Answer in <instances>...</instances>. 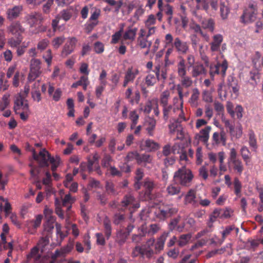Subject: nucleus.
<instances>
[{
    "mask_svg": "<svg viewBox=\"0 0 263 263\" xmlns=\"http://www.w3.org/2000/svg\"><path fill=\"white\" fill-rule=\"evenodd\" d=\"M194 178L192 171L185 167H182L174 175L175 182L183 186H190Z\"/></svg>",
    "mask_w": 263,
    "mask_h": 263,
    "instance_id": "nucleus-1",
    "label": "nucleus"
},
{
    "mask_svg": "<svg viewBox=\"0 0 263 263\" xmlns=\"http://www.w3.org/2000/svg\"><path fill=\"white\" fill-rule=\"evenodd\" d=\"M177 70L178 77L181 78V84L185 87L191 86L193 81L190 77L186 76L185 61L182 58H179L177 63Z\"/></svg>",
    "mask_w": 263,
    "mask_h": 263,
    "instance_id": "nucleus-2",
    "label": "nucleus"
},
{
    "mask_svg": "<svg viewBox=\"0 0 263 263\" xmlns=\"http://www.w3.org/2000/svg\"><path fill=\"white\" fill-rule=\"evenodd\" d=\"M32 153L33 159L38 163L41 167H47L49 166L50 155L46 149H41L39 153H37L34 149H32Z\"/></svg>",
    "mask_w": 263,
    "mask_h": 263,
    "instance_id": "nucleus-3",
    "label": "nucleus"
},
{
    "mask_svg": "<svg viewBox=\"0 0 263 263\" xmlns=\"http://www.w3.org/2000/svg\"><path fill=\"white\" fill-rule=\"evenodd\" d=\"M28 101L26 99L25 96L21 95V92L16 95L14 98L13 109L15 113H20V111L29 109Z\"/></svg>",
    "mask_w": 263,
    "mask_h": 263,
    "instance_id": "nucleus-4",
    "label": "nucleus"
},
{
    "mask_svg": "<svg viewBox=\"0 0 263 263\" xmlns=\"http://www.w3.org/2000/svg\"><path fill=\"white\" fill-rule=\"evenodd\" d=\"M41 73V61L39 59H32L30 62V70L28 77V81H34Z\"/></svg>",
    "mask_w": 263,
    "mask_h": 263,
    "instance_id": "nucleus-5",
    "label": "nucleus"
},
{
    "mask_svg": "<svg viewBox=\"0 0 263 263\" xmlns=\"http://www.w3.org/2000/svg\"><path fill=\"white\" fill-rule=\"evenodd\" d=\"M256 15V6L253 4L250 5L241 17V22L245 24L251 23L255 20Z\"/></svg>",
    "mask_w": 263,
    "mask_h": 263,
    "instance_id": "nucleus-6",
    "label": "nucleus"
},
{
    "mask_svg": "<svg viewBox=\"0 0 263 263\" xmlns=\"http://www.w3.org/2000/svg\"><path fill=\"white\" fill-rule=\"evenodd\" d=\"M25 20L30 27H33L40 24L43 20V17L40 13L34 12L27 14Z\"/></svg>",
    "mask_w": 263,
    "mask_h": 263,
    "instance_id": "nucleus-7",
    "label": "nucleus"
},
{
    "mask_svg": "<svg viewBox=\"0 0 263 263\" xmlns=\"http://www.w3.org/2000/svg\"><path fill=\"white\" fill-rule=\"evenodd\" d=\"M176 212V209L172 208L170 206L165 205L159 207L158 209L156 210L155 214L159 219H163Z\"/></svg>",
    "mask_w": 263,
    "mask_h": 263,
    "instance_id": "nucleus-8",
    "label": "nucleus"
},
{
    "mask_svg": "<svg viewBox=\"0 0 263 263\" xmlns=\"http://www.w3.org/2000/svg\"><path fill=\"white\" fill-rule=\"evenodd\" d=\"M77 41V39L74 37L69 38L63 48L62 56L65 57L74 51Z\"/></svg>",
    "mask_w": 263,
    "mask_h": 263,
    "instance_id": "nucleus-9",
    "label": "nucleus"
},
{
    "mask_svg": "<svg viewBox=\"0 0 263 263\" xmlns=\"http://www.w3.org/2000/svg\"><path fill=\"white\" fill-rule=\"evenodd\" d=\"M137 28H128L123 33L122 37V43L129 44L133 42L136 37Z\"/></svg>",
    "mask_w": 263,
    "mask_h": 263,
    "instance_id": "nucleus-10",
    "label": "nucleus"
},
{
    "mask_svg": "<svg viewBox=\"0 0 263 263\" xmlns=\"http://www.w3.org/2000/svg\"><path fill=\"white\" fill-rule=\"evenodd\" d=\"M139 71L137 68L130 67L128 68L125 73L123 86L125 87L129 83L133 82Z\"/></svg>",
    "mask_w": 263,
    "mask_h": 263,
    "instance_id": "nucleus-11",
    "label": "nucleus"
},
{
    "mask_svg": "<svg viewBox=\"0 0 263 263\" xmlns=\"http://www.w3.org/2000/svg\"><path fill=\"white\" fill-rule=\"evenodd\" d=\"M160 65H157L155 66L154 71L156 76L153 74H148L145 79V83L148 86H153L157 81L160 79Z\"/></svg>",
    "mask_w": 263,
    "mask_h": 263,
    "instance_id": "nucleus-12",
    "label": "nucleus"
},
{
    "mask_svg": "<svg viewBox=\"0 0 263 263\" xmlns=\"http://www.w3.org/2000/svg\"><path fill=\"white\" fill-rule=\"evenodd\" d=\"M228 163L229 169L233 170L239 175H241L243 171L244 166L240 159L228 162Z\"/></svg>",
    "mask_w": 263,
    "mask_h": 263,
    "instance_id": "nucleus-13",
    "label": "nucleus"
},
{
    "mask_svg": "<svg viewBox=\"0 0 263 263\" xmlns=\"http://www.w3.org/2000/svg\"><path fill=\"white\" fill-rule=\"evenodd\" d=\"M44 255V253H42L37 247H34L27 255V260L28 261H30L32 259L34 261H39L42 259Z\"/></svg>",
    "mask_w": 263,
    "mask_h": 263,
    "instance_id": "nucleus-14",
    "label": "nucleus"
},
{
    "mask_svg": "<svg viewBox=\"0 0 263 263\" xmlns=\"http://www.w3.org/2000/svg\"><path fill=\"white\" fill-rule=\"evenodd\" d=\"M156 23V18L153 14L149 15L145 21V26L147 30H149V34H154L155 33L156 27L154 25Z\"/></svg>",
    "mask_w": 263,
    "mask_h": 263,
    "instance_id": "nucleus-15",
    "label": "nucleus"
},
{
    "mask_svg": "<svg viewBox=\"0 0 263 263\" xmlns=\"http://www.w3.org/2000/svg\"><path fill=\"white\" fill-rule=\"evenodd\" d=\"M23 10L22 6H15L12 8L8 9L6 14L7 18L9 20H12L17 18Z\"/></svg>",
    "mask_w": 263,
    "mask_h": 263,
    "instance_id": "nucleus-16",
    "label": "nucleus"
},
{
    "mask_svg": "<svg viewBox=\"0 0 263 263\" xmlns=\"http://www.w3.org/2000/svg\"><path fill=\"white\" fill-rule=\"evenodd\" d=\"M177 108L173 107L171 105H169L163 107V118L167 121L168 118H171L175 119V115L177 113Z\"/></svg>",
    "mask_w": 263,
    "mask_h": 263,
    "instance_id": "nucleus-17",
    "label": "nucleus"
},
{
    "mask_svg": "<svg viewBox=\"0 0 263 263\" xmlns=\"http://www.w3.org/2000/svg\"><path fill=\"white\" fill-rule=\"evenodd\" d=\"M174 46L177 51L180 53H185L189 50V46L187 43L181 41L178 37L175 39Z\"/></svg>",
    "mask_w": 263,
    "mask_h": 263,
    "instance_id": "nucleus-18",
    "label": "nucleus"
},
{
    "mask_svg": "<svg viewBox=\"0 0 263 263\" xmlns=\"http://www.w3.org/2000/svg\"><path fill=\"white\" fill-rule=\"evenodd\" d=\"M8 29L10 33L15 36L20 35V34L24 31V28L18 22H15L11 23L8 27Z\"/></svg>",
    "mask_w": 263,
    "mask_h": 263,
    "instance_id": "nucleus-19",
    "label": "nucleus"
},
{
    "mask_svg": "<svg viewBox=\"0 0 263 263\" xmlns=\"http://www.w3.org/2000/svg\"><path fill=\"white\" fill-rule=\"evenodd\" d=\"M48 93L52 100L55 102L60 100L62 95L61 90L60 88L55 89L54 87L50 83H49Z\"/></svg>",
    "mask_w": 263,
    "mask_h": 263,
    "instance_id": "nucleus-20",
    "label": "nucleus"
},
{
    "mask_svg": "<svg viewBox=\"0 0 263 263\" xmlns=\"http://www.w3.org/2000/svg\"><path fill=\"white\" fill-rule=\"evenodd\" d=\"M206 71L203 65L200 63H196L192 66V76L193 77H197L198 76L205 74Z\"/></svg>",
    "mask_w": 263,
    "mask_h": 263,
    "instance_id": "nucleus-21",
    "label": "nucleus"
},
{
    "mask_svg": "<svg viewBox=\"0 0 263 263\" xmlns=\"http://www.w3.org/2000/svg\"><path fill=\"white\" fill-rule=\"evenodd\" d=\"M122 203L123 206H131L133 208H138L139 207V204L136 201L135 199L132 195H126L123 198Z\"/></svg>",
    "mask_w": 263,
    "mask_h": 263,
    "instance_id": "nucleus-22",
    "label": "nucleus"
},
{
    "mask_svg": "<svg viewBox=\"0 0 263 263\" xmlns=\"http://www.w3.org/2000/svg\"><path fill=\"white\" fill-rule=\"evenodd\" d=\"M209 5L214 11H216L218 9V0H202L200 7L204 10L207 13L209 11Z\"/></svg>",
    "mask_w": 263,
    "mask_h": 263,
    "instance_id": "nucleus-23",
    "label": "nucleus"
},
{
    "mask_svg": "<svg viewBox=\"0 0 263 263\" xmlns=\"http://www.w3.org/2000/svg\"><path fill=\"white\" fill-rule=\"evenodd\" d=\"M168 236V232L163 233L158 239L157 242L154 243V251L156 252H159L163 249L165 241Z\"/></svg>",
    "mask_w": 263,
    "mask_h": 263,
    "instance_id": "nucleus-24",
    "label": "nucleus"
},
{
    "mask_svg": "<svg viewBox=\"0 0 263 263\" xmlns=\"http://www.w3.org/2000/svg\"><path fill=\"white\" fill-rule=\"evenodd\" d=\"M184 204L195 205L197 203L196 200V192L193 189L190 190L184 196Z\"/></svg>",
    "mask_w": 263,
    "mask_h": 263,
    "instance_id": "nucleus-25",
    "label": "nucleus"
},
{
    "mask_svg": "<svg viewBox=\"0 0 263 263\" xmlns=\"http://www.w3.org/2000/svg\"><path fill=\"white\" fill-rule=\"evenodd\" d=\"M144 147L148 152H154L160 148V145L154 140L148 139L144 141Z\"/></svg>",
    "mask_w": 263,
    "mask_h": 263,
    "instance_id": "nucleus-26",
    "label": "nucleus"
},
{
    "mask_svg": "<svg viewBox=\"0 0 263 263\" xmlns=\"http://www.w3.org/2000/svg\"><path fill=\"white\" fill-rule=\"evenodd\" d=\"M223 41V37L221 34H217L213 36V41L211 43V49L212 51H217L219 50L220 45Z\"/></svg>",
    "mask_w": 263,
    "mask_h": 263,
    "instance_id": "nucleus-27",
    "label": "nucleus"
},
{
    "mask_svg": "<svg viewBox=\"0 0 263 263\" xmlns=\"http://www.w3.org/2000/svg\"><path fill=\"white\" fill-rule=\"evenodd\" d=\"M229 3L227 0H221L220 3V11L221 17L223 20H225L228 17L230 12L229 8Z\"/></svg>",
    "mask_w": 263,
    "mask_h": 263,
    "instance_id": "nucleus-28",
    "label": "nucleus"
},
{
    "mask_svg": "<svg viewBox=\"0 0 263 263\" xmlns=\"http://www.w3.org/2000/svg\"><path fill=\"white\" fill-rule=\"evenodd\" d=\"M156 121L152 118H147L145 120V125L146 126V130L149 136L153 135V131L155 128Z\"/></svg>",
    "mask_w": 263,
    "mask_h": 263,
    "instance_id": "nucleus-29",
    "label": "nucleus"
},
{
    "mask_svg": "<svg viewBox=\"0 0 263 263\" xmlns=\"http://www.w3.org/2000/svg\"><path fill=\"white\" fill-rule=\"evenodd\" d=\"M154 242L155 239L154 238L150 239L143 247L147 257H149L154 253Z\"/></svg>",
    "mask_w": 263,
    "mask_h": 263,
    "instance_id": "nucleus-30",
    "label": "nucleus"
},
{
    "mask_svg": "<svg viewBox=\"0 0 263 263\" xmlns=\"http://www.w3.org/2000/svg\"><path fill=\"white\" fill-rule=\"evenodd\" d=\"M53 211L51 209L48 208L47 206H45L44 210V214L45 218L49 223L50 229L53 228V223L55 221L54 217L52 216Z\"/></svg>",
    "mask_w": 263,
    "mask_h": 263,
    "instance_id": "nucleus-31",
    "label": "nucleus"
},
{
    "mask_svg": "<svg viewBox=\"0 0 263 263\" xmlns=\"http://www.w3.org/2000/svg\"><path fill=\"white\" fill-rule=\"evenodd\" d=\"M170 132L171 134H174L175 132L179 133L182 135L181 127L180 125V122L176 121V119H173L169 125Z\"/></svg>",
    "mask_w": 263,
    "mask_h": 263,
    "instance_id": "nucleus-32",
    "label": "nucleus"
},
{
    "mask_svg": "<svg viewBox=\"0 0 263 263\" xmlns=\"http://www.w3.org/2000/svg\"><path fill=\"white\" fill-rule=\"evenodd\" d=\"M240 153L241 157L244 160L246 165H248L250 163L251 157L250 156V151L248 147L246 146H243L240 149Z\"/></svg>",
    "mask_w": 263,
    "mask_h": 263,
    "instance_id": "nucleus-33",
    "label": "nucleus"
},
{
    "mask_svg": "<svg viewBox=\"0 0 263 263\" xmlns=\"http://www.w3.org/2000/svg\"><path fill=\"white\" fill-rule=\"evenodd\" d=\"M170 96V91L166 90L160 95V101L161 105L163 107L168 105V101Z\"/></svg>",
    "mask_w": 263,
    "mask_h": 263,
    "instance_id": "nucleus-34",
    "label": "nucleus"
},
{
    "mask_svg": "<svg viewBox=\"0 0 263 263\" xmlns=\"http://www.w3.org/2000/svg\"><path fill=\"white\" fill-rule=\"evenodd\" d=\"M49 240L48 237H43L39 241L37 246L39 249L40 250L42 253H44L46 250V247L48 245Z\"/></svg>",
    "mask_w": 263,
    "mask_h": 263,
    "instance_id": "nucleus-35",
    "label": "nucleus"
},
{
    "mask_svg": "<svg viewBox=\"0 0 263 263\" xmlns=\"http://www.w3.org/2000/svg\"><path fill=\"white\" fill-rule=\"evenodd\" d=\"M30 166L31 167L30 174L31 179L34 181L39 180V175L41 172V167L40 165L39 166H33L32 164H30Z\"/></svg>",
    "mask_w": 263,
    "mask_h": 263,
    "instance_id": "nucleus-36",
    "label": "nucleus"
},
{
    "mask_svg": "<svg viewBox=\"0 0 263 263\" xmlns=\"http://www.w3.org/2000/svg\"><path fill=\"white\" fill-rule=\"evenodd\" d=\"M65 38L64 36L54 37L51 41V45L53 48L57 49L64 42Z\"/></svg>",
    "mask_w": 263,
    "mask_h": 263,
    "instance_id": "nucleus-37",
    "label": "nucleus"
},
{
    "mask_svg": "<svg viewBox=\"0 0 263 263\" xmlns=\"http://www.w3.org/2000/svg\"><path fill=\"white\" fill-rule=\"evenodd\" d=\"M211 129V126H206L202 129L199 133V138L204 142H206L209 138V133Z\"/></svg>",
    "mask_w": 263,
    "mask_h": 263,
    "instance_id": "nucleus-38",
    "label": "nucleus"
},
{
    "mask_svg": "<svg viewBox=\"0 0 263 263\" xmlns=\"http://www.w3.org/2000/svg\"><path fill=\"white\" fill-rule=\"evenodd\" d=\"M9 98L10 95L8 93H6L3 96L2 100L0 101V110H4L9 105Z\"/></svg>",
    "mask_w": 263,
    "mask_h": 263,
    "instance_id": "nucleus-39",
    "label": "nucleus"
},
{
    "mask_svg": "<svg viewBox=\"0 0 263 263\" xmlns=\"http://www.w3.org/2000/svg\"><path fill=\"white\" fill-rule=\"evenodd\" d=\"M100 15V10L99 9H96L91 14V16L89 18V21L91 22L90 24L91 28H93L96 25H97L98 23L97 19L98 18Z\"/></svg>",
    "mask_w": 263,
    "mask_h": 263,
    "instance_id": "nucleus-40",
    "label": "nucleus"
},
{
    "mask_svg": "<svg viewBox=\"0 0 263 263\" xmlns=\"http://www.w3.org/2000/svg\"><path fill=\"white\" fill-rule=\"evenodd\" d=\"M166 191L169 195H175L180 192V187L175 184H170L167 187Z\"/></svg>",
    "mask_w": 263,
    "mask_h": 263,
    "instance_id": "nucleus-41",
    "label": "nucleus"
},
{
    "mask_svg": "<svg viewBox=\"0 0 263 263\" xmlns=\"http://www.w3.org/2000/svg\"><path fill=\"white\" fill-rule=\"evenodd\" d=\"M230 133L232 136L236 138H239L242 134V128L240 123H238L235 127H233Z\"/></svg>",
    "mask_w": 263,
    "mask_h": 263,
    "instance_id": "nucleus-42",
    "label": "nucleus"
},
{
    "mask_svg": "<svg viewBox=\"0 0 263 263\" xmlns=\"http://www.w3.org/2000/svg\"><path fill=\"white\" fill-rule=\"evenodd\" d=\"M148 37H138V45L141 48H149L152 45V42L147 40Z\"/></svg>",
    "mask_w": 263,
    "mask_h": 263,
    "instance_id": "nucleus-43",
    "label": "nucleus"
},
{
    "mask_svg": "<svg viewBox=\"0 0 263 263\" xmlns=\"http://www.w3.org/2000/svg\"><path fill=\"white\" fill-rule=\"evenodd\" d=\"M191 238L190 234L181 235L178 241V244L180 247L186 245Z\"/></svg>",
    "mask_w": 263,
    "mask_h": 263,
    "instance_id": "nucleus-44",
    "label": "nucleus"
},
{
    "mask_svg": "<svg viewBox=\"0 0 263 263\" xmlns=\"http://www.w3.org/2000/svg\"><path fill=\"white\" fill-rule=\"evenodd\" d=\"M75 201V198L68 194L65 196L62 200V203L64 206H67L68 209L70 208V205Z\"/></svg>",
    "mask_w": 263,
    "mask_h": 263,
    "instance_id": "nucleus-45",
    "label": "nucleus"
},
{
    "mask_svg": "<svg viewBox=\"0 0 263 263\" xmlns=\"http://www.w3.org/2000/svg\"><path fill=\"white\" fill-rule=\"evenodd\" d=\"M216 65L217 68H218V73L221 74L222 76H224L228 68V63L227 61L223 60L221 63H218Z\"/></svg>",
    "mask_w": 263,
    "mask_h": 263,
    "instance_id": "nucleus-46",
    "label": "nucleus"
},
{
    "mask_svg": "<svg viewBox=\"0 0 263 263\" xmlns=\"http://www.w3.org/2000/svg\"><path fill=\"white\" fill-rule=\"evenodd\" d=\"M49 44V41L47 39L40 40L37 44V49L41 52L46 49Z\"/></svg>",
    "mask_w": 263,
    "mask_h": 263,
    "instance_id": "nucleus-47",
    "label": "nucleus"
},
{
    "mask_svg": "<svg viewBox=\"0 0 263 263\" xmlns=\"http://www.w3.org/2000/svg\"><path fill=\"white\" fill-rule=\"evenodd\" d=\"M67 252V251L65 249L57 250L54 254H51V260L50 261V263H54L57 257L64 255Z\"/></svg>",
    "mask_w": 263,
    "mask_h": 263,
    "instance_id": "nucleus-48",
    "label": "nucleus"
},
{
    "mask_svg": "<svg viewBox=\"0 0 263 263\" xmlns=\"http://www.w3.org/2000/svg\"><path fill=\"white\" fill-rule=\"evenodd\" d=\"M49 162L51 164V170L52 172H54L60 164V158L58 156L54 157L50 156Z\"/></svg>",
    "mask_w": 263,
    "mask_h": 263,
    "instance_id": "nucleus-49",
    "label": "nucleus"
},
{
    "mask_svg": "<svg viewBox=\"0 0 263 263\" xmlns=\"http://www.w3.org/2000/svg\"><path fill=\"white\" fill-rule=\"evenodd\" d=\"M202 26L205 29H209L211 32L214 30V22L212 19L205 20L202 21Z\"/></svg>",
    "mask_w": 263,
    "mask_h": 263,
    "instance_id": "nucleus-50",
    "label": "nucleus"
},
{
    "mask_svg": "<svg viewBox=\"0 0 263 263\" xmlns=\"http://www.w3.org/2000/svg\"><path fill=\"white\" fill-rule=\"evenodd\" d=\"M123 35V29L121 28L120 30L115 32L111 36L112 44H116L121 40L122 42V37Z\"/></svg>",
    "mask_w": 263,
    "mask_h": 263,
    "instance_id": "nucleus-51",
    "label": "nucleus"
},
{
    "mask_svg": "<svg viewBox=\"0 0 263 263\" xmlns=\"http://www.w3.org/2000/svg\"><path fill=\"white\" fill-rule=\"evenodd\" d=\"M207 49V47H205V49L202 45H199V53L201 56L202 60L204 62L205 65L206 66H209V59L205 54L204 51Z\"/></svg>",
    "mask_w": 263,
    "mask_h": 263,
    "instance_id": "nucleus-52",
    "label": "nucleus"
},
{
    "mask_svg": "<svg viewBox=\"0 0 263 263\" xmlns=\"http://www.w3.org/2000/svg\"><path fill=\"white\" fill-rule=\"evenodd\" d=\"M52 58L53 57L51 49L47 50L43 55V58L47 63L48 66H50L51 65Z\"/></svg>",
    "mask_w": 263,
    "mask_h": 263,
    "instance_id": "nucleus-53",
    "label": "nucleus"
},
{
    "mask_svg": "<svg viewBox=\"0 0 263 263\" xmlns=\"http://www.w3.org/2000/svg\"><path fill=\"white\" fill-rule=\"evenodd\" d=\"M12 241L7 243L6 238H4V240L2 239L0 240V251L7 249L13 250Z\"/></svg>",
    "mask_w": 263,
    "mask_h": 263,
    "instance_id": "nucleus-54",
    "label": "nucleus"
},
{
    "mask_svg": "<svg viewBox=\"0 0 263 263\" xmlns=\"http://www.w3.org/2000/svg\"><path fill=\"white\" fill-rule=\"evenodd\" d=\"M129 118L132 122L130 128L131 129H133L135 128L136 125L137 123L138 120L139 119V116L136 111H132L130 112Z\"/></svg>",
    "mask_w": 263,
    "mask_h": 263,
    "instance_id": "nucleus-55",
    "label": "nucleus"
},
{
    "mask_svg": "<svg viewBox=\"0 0 263 263\" xmlns=\"http://www.w3.org/2000/svg\"><path fill=\"white\" fill-rule=\"evenodd\" d=\"M135 159L137 160V162H138V160L139 159V153L137 151H133L128 153L126 156V160L128 162Z\"/></svg>",
    "mask_w": 263,
    "mask_h": 263,
    "instance_id": "nucleus-56",
    "label": "nucleus"
},
{
    "mask_svg": "<svg viewBox=\"0 0 263 263\" xmlns=\"http://www.w3.org/2000/svg\"><path fill=\"white\" fill-rule=\"evenodd\" d=\"M234 186L235 193L236 194V195L237 196H239L241 192L242 185H241V183L240 181L239 180L238 178L237 177L234 178Z\"/></svg>",
    "mask_w": 263,
    "mask_h": 263,
    "instance_id": "nucleus-57",
    "label": "nucleus"
},
{
    "mask_svg": "<svg viewBox=\"0 0 263 263\" xmlns=\"http://www.w3.org/2000/svg\"><path fill=\"white\" fill-rule=\"evenodd\" d=\"M182 105H183V103L182 102L180 103V107L177 108L176 115H178V118L176 120L178 121L180 123L183 121L185 120V118L184 117V113H183V110H182Z\"/></svg>",
    "mask_w": 263,
    "mask_h": 263,
    "instance_id": "nucleus-58",
    "label": "nucleus"
},
{
    "mask_svg": "<svg viewBox=\"0 0 263 263\" xmlns=\"http://www.w3.org/2000/svg\"><path fill=\"white\" fill-rule=\"evenodd\" d=\"M199 91L197 88L193 90V92L190 98V102L192 105H196L199 96Z\"/></svg>",
    "mask_w": 263,
    "mask_h": 263,
    "instance_id": "nucleus-59",
    "label": "nucleus"
},
{
    "mask_svg": "<svg viewBox=\"0 0 263 263\" xmlns=\"http://www.w3.org/2000/svg\"><path fill=\"white\" fill-rule=\"evenodd\" d=\"M142 162L151 163L152 162V157L148 154L139 155V159L138 163H140Z\"/></svg>",
    "mask_w": 263,
    "mask_h": 263,
    "instance_id": "nucleus-60",
    "label": "nucleus"
},
{
    "mask_svg": "<svg viewBox=\"0 0 263 263\" xmlns=\"http://www.w3.org/2000/svg\"><path fill=\"white\" fill-rule=\"evenodd\" d=\"M58 15L60 18L63 19L65 21H67L71 18V13L68 10H63Z\"/></svg>",
    "mask_w": 263,
    "mask_h": 263,
    "instance_id": "nucleus-61",
    "label": "nucleus"
},
{
    "mask_svg": "<svg viewBox=\"0 0 263 263\" xmlns=\"http://www.w3.org/2000/svg\"><path fill=\"white\" fill-rule=\"evenodd\" d=\"M249 145L250 146L254 148H256V140L255 137V134L252 131H250L249 133Z\"/></svg>",
    "mask_w": 263,
    "mask_h": 263,
    "instance_id": "nucleus-62",
    "label": "nucleus"
},
{
    "mask_svg": "<svg viewBox=\"0 0 263 263\" xmlns=\"http://www.w3.org/2000/svg\"><path fill=\"white\" fill-rule=\"evenodd\" d=\"M103 223L105 230L106 235L108 238L111 234L110 222L107 218H105L104 220Z\"/></svg>",
    "mask_w": 263,
    "mask_h": 263,
    "instance_id": "nucleus-63",
    "label": "nucleus"
},
{
    "mask_svg": "<svg viewBox=\"0 0 263 263\" xmlns=\"http://www.w3.org/2000/svg\"><path fill=\"white\" fill-rule=\"evenodd\" d=\"M213 115V110L212 106L209 104L205 105V117L210 120Z\"/></svg>",
    "mask_w": 263,
    "mask_h": 263,
    "instance_id": "nucleus-64",
    "label": "nucleus"
}]
</instances>
